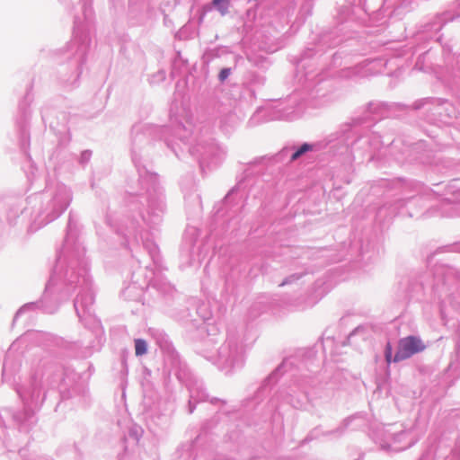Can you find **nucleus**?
<instances>
[{"label":"nucleus","instance_id":"obj_1","mask_svg":"<svg viewBox=\"0 0 460 460\" xmlns=\"http://www.w3.org/2000/svg\"><path fill=\"white\" fill-rule=\"evenodd\" d=\"M425 349L426 345L420 338L417 336H407L399 341L394 361L398 362L407 359L414 354L422 352Z\"/></svg>","mask_w":460,"mask_h":460},{"label":"nucleus","instance_id":"obj_2","mask_svg":"<svg viewBox=\"0 0 460 460\" xmlns=\"http://www.w3.org/2000/svg\"><path fill=\"white\" fill-rule=\"evenodd\" d=\"M147 351V344L142 339L135 340V352L137 356H142Z\"/></svg>","mask_w":460,"mask_h":460},{"label":"nucleus","instance_id":"obj_3","mask_svg":"<svg viewBox=\"0 0 460 460\" xmlns=\"http://www.w3.org/2000/svg\"><path fill=\"white\" fill-rule=\"evenodd\" d=\"M213 4L219 10L222 14L227 13L229 1L228 0H213Z\"/></svg>","mask_w":460,"mask_h":460},{"label":"nucleus","instance_id":"obj_4","mask_svg":"<svg viewBox=\"0 0 460 460\" xmlns=\"http://www.w3.org/2000/svg\"><path fill=\"white\" fill-rule=\"evenodd\" d=\"M309 150H311V146L308 144H304L292 155L291 159L296 160Z\"/></svg>","mask_w":460,"mask_h":460},{"label":"nucleus","instance_id":"obj_5","mask_svg":"<svg viewBox=\"0 0 460 460\" xmlns=\"http://www.w3.org/2000/svg\"><path fill=\"white\" fill-rule=\"evenodd\" d=\"M385 360L388 364L392 361V346L390 343H387L385 347Z\"/></svg>","mask_w":460,"mask_h":460},{"label":"nucleus","instance_id":"obj_6","mask_svg":"<svg viewBox=\"0 0 460 460\" xmlns=\"http://www.w3.org/2000/svg\"><path fill=\"white\" fill-rule=\"evenodd\" d=\"M230 75V69L229 68H224L221 70L220 74H219V79L221 81H224L226 80L228 75Z\"/></svg>","mask_w":460,"mask_h":460}]
</instances>
